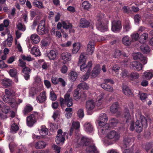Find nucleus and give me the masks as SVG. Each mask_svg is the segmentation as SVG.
I'll return each instance as SVG.
<instances>
[{
  "label": "nucleus",
  "mask_w": 153,
  "mask_h": 153,
  "mask_svg": "<svg viewBox=\"0 0 153 153\" xmlns=\"http://www.w3.org/2000/svg\"><path fill=\"white\" fill-rule=\"evenodd\" d=\"M46 145V143L42 141H40L36 142L35 144V148L37 149H41L44 148Z\"/></svg>",
  "instance_id": "nucleus-22"
},
{
  "label": "nucleus",
  "mask_w": 153,
  "mask_h": 153,
  "mask_svg": "<svg viewBox=\"0 0 153 153\" xmlns=\"http://www.w3.org/2000/svg\"><path fill=\"white\" fill-rule=\"evenodd\" d=\"M77 143L80 146H87L86 148V153H99L94 145L93 140L85 137H79Z\"/></svg>",
  "instance_id": "nucleus-2"
},
{
  "label": "nucleus",
  "mask_w": 153,
  "mask_h": 153,
  "mask_svg": "<svg viewBox=\"0 0 153 153\" xmlns=\"http://www.w3.org/2000/svg\"><path fill=\"white\" fill-rule=\"evenodd\" d=\"M108 117L105 114H100L98 119L96 122V124L98 126V132L104 133L105 131L110 128L109 124L107 123Z\"/></svg>",
  "instance_id": "nucleus-3"
},
{
  "label": "nucleus",
  "mask_w": 153,
  "mask_h": 153,
  "mask_svg": "<svg viewBox=\"0 0 153 153\" xmlns=\"http://www.w3.org/2000/svg\"><path fill=\"white\" fill-rule=\"evenodd\" d=\"M80 90L79 88L76 89L74 91L73 97L74 100H79L81 97V94L80 93Z\"/></svg>",
  "instance_id": "nucleus-37"
},
{
  "label": "nucleus",
  "mask_w": 153,
  "mask_h": 153,
  "mask_svg": "<svg viewBox=\"0 0 153 153\" xmlns=\"http://www.w3.org/2000/svg\"><path fill=\"white\" fill-rule=\"evenodd\" d=\"M13 41V37L11 35L9 34L7 39L5 41V42L8 47L11 46Z\"/></svg>",
  "instance_id": "nucleus-44"
},
{
  "label": "nucleus",
  "mask_w": 153,
  "mask_h": 153,
  "mask_svg": "<svg viewBox=\"0 0 153 153\" xmlns=\"http://www.w3.org/2000/svg\"><path fill=\"white\" fill-rule=\"evenodd\" d=\"M80 126V124L79 122L73 121L72 125L71 128L70 129V133L71 135L73 132L74 129H78Z\"/></svg>",
  "instance_id": "nucleus-34"
},
{
  "label": "nucleus",
  "mask_w": 153,
  "mask_h": 153,
  "mask_svg": "<svg viewBox=\"0 0 153 153\" xmlns=\"http://www.w3.org/2000/svg\"><path fill=\"white\" fill-rule=\"evenodd\" d=\"M77 114L79 118H82L84 116V110L83 108L79 109L77 111Z\"/></svg>",
  "instance_id": "nucleus-54"
},
{
  "label": "nucleus",
  "mask_w": 153,
  "mask_h": 153,
  "mask_svg": "<svg viewBox=\"0 0 153 153\" xmlns=\"http://www.w3.org/2000/svg\"><path fill=\"white\" fill-rule=\"evenodd\" d=\"M100 66L97 65L94 68L92 71V76L93 77H95L97 76L100 73Z\"/></svg>",
  "instance_id": "nucleus-25"
},
{
  "label": "nucleus",
  "mask_w": 153,
  "mask_h": 153,
  "mask_svg": "<svg viewBox=\"0 0 153 153\" xmlns=\"http://www.w3.org/2000/svg\"><path fill=\"white\" fill-rule=\"evenodd\" d=\"M82 6L84 9L88 10L91 7V5L88 1H84L82 3Z\"/></svg>",
  "instance_id": "nucleus-53"
},
{
  "label": "nucleus",
  "mask_w": 153,
  "mask_h": 153,
  "mask_svg": "<svg viewBox=\"0 0 153 153\" xmlns=\"http://www.w3.org/2000/svg\"><path fill=\"white\" fill-rule=\"evenodd\" d=\"M13 97L4 95V96L2 97V99L5 102L10 103L11 106L13 107L14 106L13 105L15 100L13 98Z\"/></svg>",
  "instance_id": "nucleus-16"
},
{
  "label": "nucleus",
  "mask_w": 153,
  "mask_h": 153,
  "mask_svg": "<svg viewBox=\"0 0 153 153\" xmlns=\"http://www.w3.org/2000/svg\"><path fill=\"white\" fill-rule=\"evenodd\" d=\"M131 28L130 24L128 22L126 23L123 26V29L124 32L128 31Z\"/></svg>",
  "instance_id": "nucleus-52"
},
{
  "label": "nucleus",
  "mask_w": 153,
  "mask_h": 153,
  "mask_svg": "<svg viewBox=\"0 0 153 153\" xmlns=\"http://www.w3.org/2000/svg\"><path fill=\"white\" fill-rule=\"evenodd\" d=\"M122 28L121 22L119 21H114L112 22L111 30L115 32L120 30Z\"/></svg>",
  "instance_id": "nucleus-15"
},
{
  "label": "nucleus",
  "mask_w": 153,
  "mask_h": 153,
  "mask_svg": "<svg viewBox=\"0 0 153 153\" xmlns=\"http://www.w3.org/2000/svg\"><path fill=\"white\" fill-rule=\"evenodd\" d=\"M121 75L123 78H125L128 76V72L126 69H124L122 70Z\"/></svg>",
  "instance_id": "nucleus-62"
},
{
  "label": "nucleus",
  "mask_w": 153,
  "mask_h": 153,
  "mask_svg": "<svg viewBox=\"0 0 153 153\" xmlns=\"http://www.w3.org/2000/svg\"><path fill=\"white\" fill-rule=\"evenodd\" d=\"M47 55L49 59L54 60L56 57L57 52L54 50H51L47 53Z\"/></svg>",
  "instance_id": "nucleus-32"
},
{
  "label": "nucleus",
  "mask_w": 153,
  "mask_h": 153,
  "mask_svg": "<svg viewBox=\"0 0 153 153\" xmlns=\"http://www.w3.org/2000/svg\"><path fill=\"white\" fill-rule=\"evenodd\" d=\"M78 87L79 88H81L83 89L87 90L89 88V86L85 82L79 84L78 85Z\"/></svg>",
  "instance_id": "nucleus-57"
},
{
  "label": "nucleus",
  "mask_w": 153,
  "mask_h": 153,
  "mask_svg": "<svg viewBox=\"0 0 153 153\" xmlns=\"http://www.w3.org/2000/svg\"><path fill=\"white\" fill-rule=\"evenodd\" d=\"M66 134L65 132L63 133L62 130H59L57 131V135L56 138V142L57 144L63 142L65 140V135Z\"/></svg>",
  "instance_id": "nucleus-10"
},
{
  "label": "nucleus",
  "mask_w": 153,
  "mask_h": 153,
  "mask_svg": "<svg viewBox=\"0 0 153 153\" xmlns=\"http://www.w3.org/2000/svg\"><path fill=\"white\" fill-rule=\"evenodd\" d=\"M91 62L90 61L88 62V65H86L85 63L82 65L80 66V69L82 71L87 70V72L89 73H90L91 71Z\"/></svg>",
  "instance_id": "nucleus-17"
},
{
  "label": "nucleus",
  "mask_w": 153,
  "mask_h": 153,
  "mask_svg": "<svg viewBox=\"0 0 153 153\" xmlns=\"http://www.w3.org/2000/svg\"><path fill=\"white\" fill-rule=\"evenodd\" d=\"M134 141V138L128 136H126L124 137L123 146L122 148L125 149L128 146Z\"/></svg>",
  "instance_id": "nucleus-14"
},
{
  "label": "nucleus",
  "mask_w": 153,
  "mask_h": 153,
  "mask_svg": "<svg viewBox=\"0 0 153 153\" xmlns=\"http://www.w3.org/2000/svg\"><path fill=\"white\" fill-rule=\"evenodd\" d=\"M104 95V93H102L97 97V103L98 105H100L102 104Z\"/></svg>",
  "instance_id": "nucleus-47"
},
{
  "label": "nucleus",
  "mask_w": 153,
  "mask_h": 153,
  "mask_svg": "<svg viewBox=\"0 0 153 153\" xmlns=\"http://www.w3.org/2000/svg\"><path fill=\"white\" fill-rule=\"evenodd\" d=\"M33 110V107L30 104L27 105L24 108L23 113L24 115L27 114Z\"/></svg>",
  "instance_id": "nucleus-28"
},
{
  "label": "nucleus",
  "mask_w": 153,
  "mask_h": 153,
  "mask_svg": "<svg viewBox=\"0 0 153 153\" xmlns=\"http://www.w3.org/2000/svg\"><path fill=\"white\" fill-rule=\"evenodd\" d=\"M51 81L53 83L56 85L58 84L59 82V78L55 77H52L51 78Z\"/></svg>",
  "instance_id": "nucleus-64"
},
{
  "label": "nucleus",
  "mask_w": 153,
  "mask_h": 153,
  "mask_svg": "<svg viewBox=\"0 0 153 153\" xmlns=\"http://www.w3.org/2000/svg\"><path fill=\"white\" fill-rule=\"evenodd\" d=\"M90 25V22L85 19L82 18L81 19L79 24V26L81 27H88Z\"/></svg>",
  "instance_id": "nucleus-26"
},
{
  "label": "nucleus",
  "mask_w": 153,
  "mask_h": 153,
  "mask_svg": "<svg viewBox=\"0 0 153 153\" xmlns=\"http://www.w3.org/2000/svg\"><path fill=\"white\" fill-rule=\"evenodd\" d=\"M30 38L32 41V42L35 44H37L40 41L39 37L36 33L31 35L30 36Z\"/></svg>",
  "instance_id": "nucleus-24"
},
{
  "label": "nucleus",
  "mask_w": 153,
  "mask_h": 153,
  "mask_svg": "<svg viewBox=\"0 0 153 153\" xmlns=\"http://www.w3.org/2000/svg\"><path fill=\"white\" fill-rule=\"evenodd\" d=\"M48 45L49 43L48 42L47 39H43L41 41L40 45L42 47H44L47 46Z\"/></svg>",
  "instance_id": "nucleus-59"
},
{
  "label": "nucleus",
  "mask_w": 153,
  "mask_h": 153,
  "mask_svg": "<svg viewBox=\"0 0 153 153\" xmlns=\"http://www.w3.org/2000/svg\"><path fill=\"white\" fill-rule=\"evenodd\" d=\"M38 113L34 112L26 117V124L30 127H32L36 123L38 119Z\"/></svg>",
  "instance_id": "nucleus-6"
},
{
  "label": "nucleus",
  "mask_w": 153,
  "mask_h": 153,
  "mask_svg": "<svg viewBox=\"0 0 153 153\" xmlns=\"http://www.w3.org/2000/svg\"><path fill=\"white\" fill-rule=\"evenodd\" d=\"M108 129L105 130L104 133L101 132L98 133L99 134H105V136L104 140V142L109 145L112 144L110 140H112L114 141H117L119 140L120 136L119 133L114 130L107 131Z\"/></svg>",
  "instance_id": "nucleus-4"
},
{
  "label": "nucleus",
  "mask_w": 153,
  "mask_h": 153,
  "mask_svg": "<svg viewBox=\"0 0 153 153\" xmlns=\"http://www.w3.org/2000/svg\"><path fill=\"white\" fill-rule=\"evenodd\" d=\"M122 41L123 43L126 45H130L131 42V41L129 39V37L128 36L123 37Z\"/></svg>",
  "instance_id": "nucleus-43"
},
{
  "label": "nucleus",
  "mask_w": 153,
  "mask_h": 153,
  "mask_svg": "<svg viewBox=\"0 0 153 153\" xmlns=\"http://www.w3.org/2000/svg\"><path fill=\"white\" fill-rule=\"evenodd\" d=\"M136 117L137 119L135 124L133 122L131 123L130 129L131 131L135 130L136 132L140 133L143 130V127L146 128L147 126V120L146 118L142 115L140 111L137 110L136 114Z\"/></svg>",
  "instance_id": "nucleus-1"
},
{
  "label": "nucleus",
  "mask_w": 153,
  "mask_h": 153,
  "mask_svg": "<svg viewBox=\"0 0 153 153\" xmlns=\"http://www.w3.org/2000/svg\"><path fill=\"white\" fill-rule=\"evenodd\" d=\"M19 129V127L15 123H13L11 125L10 132L13 133H15Z\"/></svg>",
  "instance_id": "nucleus-42"
},
{
  "label": "nucleus",
  "mask_w": 153,
  "mask_h": 153,
  "mask_svg": "<svg viewBox=\"0 0 153 153\" xmlns=\"http://www.w3.org/2000/svg\"><path fill=\"white\" fill-rule=\"evenodd\" d=\"M104 18V15L102 14L98 15L96 18L97 27L98 30L102 32H104L107 30L106 25L102 23Z\"/></svg>",
  "instance_id": "nucleus-5"
},
{
  "label": "nucleus",
  "mask_w": 153,
  "mask_h": 153,
  "mask_svg": "<svg viewBox=\"0 0 153 153\" xmlns=\"http://www.w3.org/2000/svg\"><path fill=\"white\" fill-rule=\"evenodd\" d=\"M130 76L132 79H137L138 78L139 74L136 72H132Z\"/></svg>",
  "instance_id": "nucleus-58"
},
{
  "label": "nucleus",
  "mask_w": 153,
  "mask_h": 153,
  "mask_svg": "<svg viewBox=\"0 0 153 153\" xmlns=\"http://www.w3.org/2000/svg\"><path fill=\"white\" fill-rule=\"evenodd\" d=\"M33 3L34 6L39 8L42 9L44 8L42 3L41 1L37 0H35L33 1Z\"/></svg>",
  "instance_id": "nucleus-46"
},
{
  "label": "nucleus",
  "mask_w": 153,
  "mask_h": 153,
  "mask_svg": "<svg viewBox=\"0 0 153 153\" xmlns=\"http://www.w3.org/2000/svg\"><path fill=\"white\" fill-rule=\"evenodd\" d=\"M118 108V103L117 102H115L111 106L110 111L112 113H116L117 111Z\"/></svg>",
  "instance_id": "nucleus-35"
},
{
  "label": "nucleus",
  "mask_w": 153,
  "mask_h": 153,
  "mask_svg": "<svg viewBox=\"0 0 153 153\" xmlns=\"http://www.w3.org/2000/svg\"><path fill=\"white\" fill-rule=\"evenodd\" d=\"M133 59L135 60H139L143 64H146L147 62V59L143 56L140 52L134 53L133 54Z\"/></svg>",
  "instance_id": "nucleus-9"
},
{
  "label": "nucleus",
  "mask_w": 153,
  "mask_h": 153,
  "mask_svg": "<svg viewBox=\"0 0 153 153\" xmlns=\"http://www.w3.org/2000/svg\"><path fill=\"white\" fill-rule=\"evenodd\" d=\"M143 76L146 79L150 80L153 77V71H147L143 73Z\"/></svg>",
  "instance_id": "nucleus-29"
},
{
  "label": "nucleus",
  "mask_w": 153,
  "mask_h": 153,
  "mask_svg": "<svg viewBox=\"0 0 153 153\" xmlns=\"http://www.w3.org/2000/svg\"><path fill=\"white\" fill-rule=\"evenodd\" d=\"M94 50V42H93L90 41L87 45V54L88 55H91L93 53Z\"/></svg>",
  "instance_id": "nucleus-18"
},
{
  "label": "nucleus",
  "mask_w": 153,
  "mask_h": 153,
  "mask_svg": "<svg viewBox=\"0 0 153 153\" xmlns=\"http://www.w3.org/2000/svg\"><path fill=\"white\" fill-rule=\"evenodd\" d=\"M140 49L142 52L145 53H149L150 51L149 47L146 45H143L141 46Z\"/></svg>",
  "instance_id": "nucleus-40"
},
{
  "label": "nucleus",
  "mask_w": 153,
  "mask_h": 153,
  "mask_svg": "<svg viewBox=\"0 0 153 153\" xmlns=\"http://www.w3.org/2000/svg\"><path fill=\"white\" fill-rule=\"evenodd\" d=\"M124 117L126 122H129L131 120V116L128 110L127 109H126L125 110Z\"/></svg>",
  "instance_id": "nucleus-39"
},
{
  "label": "nucleus",
  "mask_w": 153,
  "mask_h": 153,
  "mask_svg": "<svg viewBox=\"0 0 153 153\" xmlns=\"http://www.w3.org/2000/svg\"><path fill=\"white\" fill-rule=\"evenodd\" d=\"M68 75L69 79L72 81H74L77 78L78 75L76 72L72 71Z\"/></svg>",
  "instance_id": "nucleus-30"
},
{
  "label": "nucleus",
  "mask_w": 153,
  "mask_h": 153,
  "mask_svg": "<svg viewBox=\"0 0 153 153\" xmlns=\"http://www.w3.org/2000/svg\"><path fill=\"white\" fill-rule=\"evenodd\" d=\"M0 108H1L3 111L6 113L9 110V108L2 101H1Z\"/></svg>",
  "instance_id": "nucleus-41"
},
{
  "label": "nucleus",
  "mask_w": 153,
  "mask_h": 153,
  "mask_svg": "<svg viewBox=\"0 0 153 153\" xmlns=\"http://www.w3.org/2000/svg\"><path fill=\"white\" fill-rule=\"evenodd\" d=\"M132 40V41L137 40L139 37V34L137 33H134L131 35Z\"/></svg>",
  "instance_id": "nucleus-60"
},
{
  "label": "nucleus",
  "mask_w": 153,
  "mask_h": 153,
  "mask_svg": "<svg viewBox=\"0 0 153 153\" xmlns=\"http://www.w3.org/2000/svg\"><path fill=\"white\" fill-rule=\"evenodd\" d=\"M62 26L65 29H68L72 27V24L67 21H62Z\"/></svg>",
  "instance_id": "nucleus-50"
},
{
  "label": "nucleus",
  "mask_w": 153,
  "mask_h": 153,
  "mask_svg": "<svg viewBox=\"0 0 153 153\" xmlns=\"http://www.w3.org/2000/svg\"><path fill=\"white\" fill-rule=\"evenodd\" d=\"M5 95L6 96H14L15 95V92L13 90L11 89L8 88L5 90Z\"/></svg>",
  "instance_id": "nucleus-45"
},
{
  "label": "nucleus",
  "mask_w": 153,
  "mask_h": 153,
  "mask_svg": "<svg viewBox=\"0 0 153 153\" xmlns=\"http://www.w3.org/2000/svg\"><path fill=\"white\" fill-rule=\"evenodd\" d=\"M130 67L134 70L140 71L142 69L143 67L142 65L140 62L134 61L130 63Z\"/></svg>",
  "instance_id": "nucleus-11"
},
{
  "label": "nucleus",
  "mask_w": 153,
  "mask_h": 153,
  "mask_svg": "<svg viewBox=\"0 0 153 153\" xmlns=\"http://www.w3.org/2000/svg\"><path fill=\"white\" fill-rule=\"evenodd\" d=\"M61 57L63 60V63L65 64H66L68 62L71 61V53L68 52H64L62 53Z\"/></svg>",
  "instance_id": "nucleus-13"
},
{
  "label": "nucleus",
  "mask_w": 153,
  "mask_h": 153,
  "mask_svg": "<svg viewBox=\"0 0 153 153\" xmlns=\"http://www.w3.org/2000/svg\"><path fill=\"white\" fill-rule=\"evenodd\" d=\"M50 97L51 99L53 101L56 100L57 98L56 95L53 91H50Z\"/></svg>",
  "instance_id": "nucleus-61"
},
{
  "label": "nucleus",
  "mask_w": 153,
  "mask_h": 153,
  "mask_svg": "<svg viewBox=\"0 0 153 153\" xmlns=\"http://www.w3.org/2000/svg\"><path fill=\"white\" fill-rule=\"evenodd\" d=\"M39 133L41 135L45 136L48 134V130L45 126H41V129L39 131Z\"/></svg>",
  "instance_id": "nucleus-38"
},
{
  "label": "nucleus",
  "mask_w": 153,
  "mask_h": 153,
  "mask_svg": "<svg viewBox=\"0 0 153 153\" xmlns=\"http://www.w3.org/2000/svg\"><path fill=\"white\" fill-rule=\"evenodd\" d=\"M152 144L150 143L146 144L145 145H143V147L148 152L152 147Z\"/></svg>",
  "instance_id": "nucleus-63"
},
{
  "label": "nucleus",
  "mask_w": 153,
  "mask_h": 153,
  "mask_svg": "<svg viewBox=\"0 0 153 153\" xmlns=\"http://www.w3.org/2000/svg\"><path fill=\"white\" fill-rule=\"evenodd\" d=\"M38 34L43 35L47 32V30L45 27V21L44 20H41L39 24L37 29Z\"/></svg>",
  "instance_id": "nucleus-8"
},
{
  "label": "nucleus",
  "mask_w": 153,
  "mask_h": 153,
  "mask_svg": "<svg viewBox=\"0 0 153 153\" xmlns=\"http://www.w3.org/2000/svg\"><path fill=\"white\" fill-rule=\"evenodd\" d=\"M95 107V103L93 100H90L86 102L85 107L88 114L91 115L92 112L91 111Z\"/></svg>",
  "instance_id": "nucleus-12"
},
{
  "label": "nucleus",
  "mask_w": 153,
  "mask_h": 153,
  "mask_svg": "<svg viewBox=\"0 0 153 153\" xmlns=\"http://www.w3.org/2000/svg\"><path fill=\"white\" fill-rule=\"evenodd\" d=\"M46 97L45 92L43 91L40 93V95L36 97V100L39 103H42L46 100Z\"/></svg>",
  "instance_id": "nucleus-20"
},
{
  "label": "nucleus",
  "mask_w": 153,
  "mask_h": 153,
  "mask_svg": "<svg viewBox=\"0 0 153 153\" xmlns=\"http://www.w3.org/2000/svg\"><path fill=\"white\" fill-rule=\"evenodd\" d=\"M17 70L15 68L10 69L9 72L10 75L12 77L16 76L17 74Z\"/></svg>",
  "instance_id": "nucleus-56"
},
{
  "label": "nucleus",
  "mask_w": 153,
  "mask_h": 153,
  "mask_svg": "<svg viewBox=\"0 0 153 153\" xmlns=\"http://www.w3.org/2000/svg\"><path fill=\"white\" fill-rule=\"evenodd\" d=\"M16 27L19 30L22 31H25L26 29L25 25L20 22L16 24Z\"/></svg>",
  "instance_id": "nucleus-49"
},
{
  "label": "nucleus",
  "mask_w": 153,
  "mask_h": 153,
  "mask_svg": "<svg viewBox=\"0 0 153 153\" xmlns=\"http://www.w3.org/2000/svg\"><path fill=\"white\" fill-rule=\"evenodd\" d=\"M80 44L79 42H77L74 43L73 45V48L72 51V54H76L77 53L80 49Z\"/></svg>",
  "instance_id": "nucleus-31"
},
{
  "label": "nucleus",
  "mask_w": 153,
  "mask_h": 153,
  "mask_svg": "<svg viewBox=\"0 0 153 153\" xmlns=\"http://www.w3.org/2000/svg\"><path fill=\"white\" fill-rule=\"evenodd\" d=\"M101 86L103 89L110 92H112L113 90V87L108 84L102 83L101 84Z\"/></svg>",
  "instance_id": "nucleus-33"
},
{
  "label": "nucleus",
  "mask_w": 153,
  "mask_h": 153,
  "mask_svg": "<svg viewBox=\"0 0 153 153\" xmlns=\"http://www.w3.org/2000/svg\"><path fill=\"white\" fill-rule=\"evenodd\" d=\"M30 53L33 55H35L36 56H39L40 55V52L39 49L37 47H33L32 48Z\"/></svg>",
  "instance_id": "nucleus-36"
},
{
  "label": "nucleus",
  "mask_w": 153,
  "mask_h": 153,
  "mask_svg": "<svg viewBox=\"0 0 153 153\" xmlns=\"http://www.w3.org/2000/svg\"><path fill=\"white\" fill-rule=\"evenodd\" d=\"M123 92L125 95L128 96H132L133 94L129 88L127 86H124L123 88Z\"/></svg>",
  "instance_id": "nucleus-23"
},
{
  "label": "nucleus",
  "mask_w": 153,
  "mask_h": 153,
  "mask_svg": "<svg viewBox=\"0 0 153 153\" xmlns=\"http://www.w3.org/2000/svg\"><path fill=\"white\" fill-rule=\"evenodd\" d=\"M21 57L24 60H26L28 61H31L33 59L30 55H27L26 56L23 55L21 56Z\"/></svg>",
  "instance_id": "nucleus-55"
},
{
  "label": "nucleus",
  "mask_w": 153,
  "mask_h": 153,
  "mask_svg": "<svg viewBox=\"0 0 153 153\" xmlns=\"http://www.w3.org/2000/svg\"><path fill=\"white\" fill-rule=\"evenodd\" d=\"M118 123V121L116 119L113 118L109 120L110 125L109 124L110 128L108 129H110L111 127H114Z\"/></svg>",
  "instance_id": "nucleus-48"
},
{
  "label": "nucleus",
  "mask_w": 153,
  "mask_h": 153,
  "mask_svg": "<svg viewBox=\"0 0 153 153\" xmlns=\"http://www.w3.org/2000/svg\"><path fill=\"white\" fill-rule=\"evenodd\" d=\"M84 128L85 131L88 133H91L93 130V127L91 124L89 122L86 123L84 125Z\"/></svg>",
  "instance_id": "nucleus-27"
},
{
  "label": "nucleus",
  "mask_w": 153,
  "mask_h": 153,
  "mask_svg": "<svg viewBox=\"0 0 153 153\" xmlns=\"http://www.w3.org/2000/svg\"><path fill=\"white\" fill-rule=\"evenodd\" d=\"M31 71V70L28 67H25L22 70V72L24 74V76L25 79L26 80H28L30 77V74Z\"/></svg>",
  "instance_id": "nucleus-19"
},
{
  "label": "nucleus",
  "mask_w": 153,
  "mask_h": 153,
  "mask_svg": "<svg viewBox=\"0 0 153 153\" xmlns=\"http://www.w3.org/2000/svg\"><path fill=\"white\" fill-rule=\"evenodd\" d=\"M1 83L4 86L7 88L11 86L13 82L11 80L5 78L2 80Z\"/></svg>",
  "instance_id": "nucleus-21"
},
{
  "label": "nucleus",
  "mask_w": 153,
  "mask_h": 153,
  "mask_svg": "<svg viewBox=\"0 0 153 153\" xmlns=\"http://www.w3.org/2000/svg\"><path fill=\"white\" fill-rule=\"evenodd\" d=\"M121 55V51L118 49L115 50L113 53V56L115 58H119Z\"/></svg>",
  "instance_id": "nucleus-51"
},
{
  "label": "nucleus",
  "mask_w": 153,
  "mask_h": 153,
  "mask_svg": "<svg viewBox=\"0 0 153 153\" xmlns=\"http://www.w3.org/2000/svg\"><path fill=\"white\" fill-rule=\"evenodd\" d=\"M70 93L67 92L65 95L64 99L62 98L60 99L59 101L61 106L65 104H66L68 107H70L72 105V98L70 97Z\"/></svg>",
  "instance_id": "nucleus-7"
}]
</instances>
